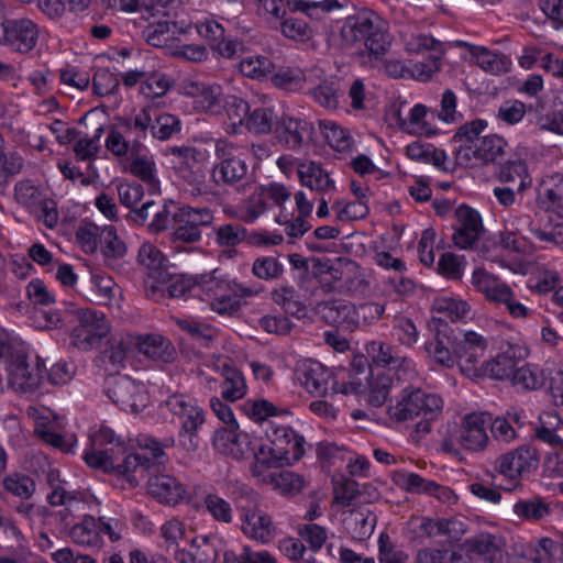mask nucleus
<instances>
[{
	"label": "nucleus",
	"instance_id": "cd10ccee",
	"mask_svg": "<svg viewBox=\"0 0 563 563\" xmlns=\"http://www.w3.org/2000/svg\"><path fill=\"white\" fill-rule=\"evenodd\" d=\"M238 287L234 280L210 277L202 282L201 291L211 300L213 309L223 313L234 310L240 303Z\"/></svg>",
	"mask_w": 563,
	"mask_h": 563
},
{
	"label": "nucleus",
	"instance_id": "f3484780",
	"mask_svg": "<svg viewBox=\"0 0 563 563\" xmlns=\"http://www.w3.org/2000/svg\"><path fill=\"white\" fill-rule=\"evenodd\" d=\"M213 212L209 208L180 206L176 210V219L172 232L175 242L195 243L201 240L202 228L211 225Z\"/></svg>",
	"mask_w": 563,
	"mask_h": 563
},
{
	"label": "nucleus",
	"instance_id": "4468645a",
	"mask_svg": "<svg viewBox=\"0 0 563 563\" xmlns=\"http://www.w3.org/2000/svg\"><path fill=\"white\" fill-rule=\"evenodd\" d=\"M460 322V372L476 380L483 377V358L488 347V339L483 331L471 330Z\"/></svg>",
	"mask_w": 563,
	"mask_h": 563
},
{
	"label": "nucleus",
	"instance_id": "6ab92c4d",
	"mask_svg": "<svg viewBox=\"0 0 563 563\" xmlns=\"http://www.w3.org/2000/svg\"><path fill=\"white\" fill-rule=\"evenodd\" d=\"M120 203L129 209L128 220L137 225L144 224L150 217V209L156 207L154 196H150L144 185L137 180H125L117 185Z\"/></svg>",
	"mask_w": 563,
	"mask_h": 563
},
{
	"label": "nucleus",
	"instance_id": "c756f323",
	"mask_svg": "<svg viewBox=\"0 0 563 563\" xmlns=\"http://www.w3.org/2000/svg\"><path fill=\"white\" fill-rule=\"evenodd\" d=\"M241 529L247 538L263 544L272 541L275 536L272 518L256 507L242 510Z\"/></svg>",
	"mask_w": 563,
	"mask_h": 563
},
{
	"label": "nucleus",
	"instance_id": "423d86ee",
	"mask_svg": "<svg viewBox=\"0 0 563 563\" xmlns=\"http://www.w3.org/2000/svg\"><path fill=\"white\" fill-rule=\"evenodd\" d=\"M442 399L435 394L427 393L421 388H405L391 398L387 408L389 417L398 422L421 418L416 424L419 433L431 431V421L442 409Z\"/></svg>",
	"mask_w": 563,
	"mask_h": 563
},
{
	"label": "nucleus",
	"instance_id": "f03ea898",
	"mask_svg": "<svg viewBox=\"0 0 563 563\" xmlns=\"http://www.w3.org/2000/svg\"><path fill=\"white\" fill-rule=\"evenodd\" d=\"M264 434L265 442L254 448V472L291 465L305 455V437L290 426L268 424Z\"/></svg>",
	"mask_w": 563,
	"mask_h": 563
},
{
	"label": "nucleus",
	"instance_id": "4c0bfd02",
	"mask_svg": "<svg viewBox=\"0 0 563 563\" xmlns=\"http://www.w3.org/2000/svg\"><path fill=\"white\" fill-rule=\"evenodd\" d=\"M222 109L227 115L225 131L231 135L243 134V128L246 117L251 109V104L236 96H229L224 99Z\"/></svg>",
	"mask_w": 563,
	"mask_h": 563
},
{
	"label": "nucleus",
	"instance_id": "052dcab7",
	"mask_svg": "<svg viewBox=\"0 0 563 563\" xmlns=\"http://www.w3.org/2000/svg\"><path fill=\"white\" fill-rule=\"evenodd\" d=\"M4 492L21 499H29L35 492L34 481L21 473H13L7 475L2 481Z\"/></svg>",
	"mask_w": 563,
	"mask_h": 563
},
{
	"label": "nucleus",
	"instance_id": "c03bdc74",
	"mask_svg": "<svg viewBox=\"0 0 563 563\" xmlns=\"http://www.w3.org/2000/svg\"><path fill=\"white\" fill-rule=\"evenodd\" d=\"M289 416H291V412L288 408L277 407L266 399H260L251 404L250 417L253 421L260 423L264 433L267 431L268 424L275 426L278 423L276 419Z\"/></svg>",
	"mask_w": 563,
	"mask_h": 563
},
{
	"label": "nucleus",
	"instance_id": "774afa93",
	"mask_svg": "<svg viewBox=\"0 0 563 563\" xmlns=\"http://www.w3.org/2000/svg\"><path fill=\"white\" fill-rule=\"evenodd\" d=\"M457 539L450 540L449 549L423 548L417 552V563H456L457 550L455 549Z\"/></svg>",
	"mask_w": 563,
	"mask_h": 563
},
{
	"label": "nucleus",
	"instance_id": "603ef678",
	"mask_svg": "<svg viewBox=\"0 0 563 563\" xmlns=\"http://www.w3.org/2000/svg\"><path fill=\"white\" fill-rule=\"evenodd\" d=\"M320 132L327 144L336 152H345L352 146V136L332 120L319 121Z\"/></svg>",
	"mask_w": 563,
	"mask_h": 563
},
{
	"label": "nucleus",
	"instance_id": "bf43d9fd",
	"mask_svg": "<svg viewBox=\"0 0 563 563\" xmlns=\"http://www.w3.org/2000/svg\"><path fill=\"white\" fill-rule=\"evenodd\" d=\"M203 508L217 522L231 523L233 521L231 504L216 493H208L203 497Z\"/></svg>",
	"mask_w": 563,
	"mask_h": 563
},
{
	"label": "nucleus",
	"instance_id": "6e6d98bb",
	"mask_svg": "<svg viewBox=\"0 0 563 563\" xmlns=\"http://www.w3.org/2000/svg\"><path fill=\"white\" fill-rule=\"evenodd\" d=\"M131 172L137 177L148 191L150 196H157L161 192V181L156 176L154 164L145 158H136L131 164Z\"/></svg>",
	"mask_w": 563,
	"mask_h": 563
},
{
	"label": "nucleus",
	"instance_id": "a878e982",
	"mask_svg": "<svg viewBox=\"0 0 563 563\" xmlns=\"http://www.w3.org/2000/svg\"><path fill=\"white\" fill-rule=\"evenodd\" d=\"M107 394L120 410L131 413L140 412L148 400L146 391L130 379L117 380Z\"/></svg>",
	"mask_w": 563,
	"mask_h": 563
},
{
	"label": "nucleus",
	"instance_id": "69168bd1",
	"mask_svg": "<svg viewBox=\"0 0 563 563\" xmlns=\"http://www.w3.org/2000/svg\"><path fill=\"white\" fill-rule=\"evenodd\" d=\"M223 102L220 86H203L195 100V108L209 114H218Z\"/></svg>",
	"mask_w": 563,
	"mask_h": 563
},
{
	"label": "nucleus",
	"instance_id": "473e14b6",
	"mask_svg": "<svg viewBox=\"0 0 563 563\" xmlns=\"http://www.w3.org/2000/svg\"><path fill=\"white\" fill-rule=\"evenodd\" d=\"M175 442L174 437H166L161 441L151 435H142L137 440L139 446L142 451L137 453L144 454L150 461L148 467L143 472H139L140 478L151 475L152 471L157 470L159 465L167 462L168 456L165 453V449L174 446Z\"/></svg>",
	"mask_w": 563,
	"mask_h": 563
},
{
	"label": "nucleus",
	"instance_id": "09e8293b",
	"mask_svg": "<svg viewBox=\"0 0 563 563\" xmlns=\"http://www.w3.org/2000/svg\"><path fill=\"white\" fill-rule=\"evenodd\" d=\"M181 122L177 115L161 112L153 108L151 136L153 140L166 141L180 132Z\"/></svg>",
	"mask_w": 563,
	"mask_h": 563
},
{
	"label": "nucleus",
	"instance_id": "aec40b11",
	"mask_svg": "<svg viewBox=\"0 0 563 563\" xmlns=\"http://www.w3.org/2000/svg\"><path fill=\"white\" fill-rule=\"evenodd\" d=\"M313 123L300 118L289 115L278 117L274 133L278 143L287 150L303 151L312 141Z\"/></svg>",
	"mask_w": 563,
	"mask_h": 563
},
{
	"label": "nucleus",
	"instance_id": "8fccbe9b",
	"mask_svg": "<svg viewBox=\"0 0 563 563\" xmlns=\"http://www.w3.org/2000/svg\"><path fill=\"white\" fill-rule=\"evenodd\" d=\"M402 485L410 494H426L438 499L448 498V489L434 481L426 479L417 473H408L402 477Z\"/></svg>",
	"mask_w": 563,
	"mask_h": 563
},
{
	"label": "nucleus",
	"instance_id": "9b49d317",
	"mask_svg": "<svg viewBox=\"0 0 563 563\" xmlns=\"http://www.w3.org/2000/svg\"><path fill=\"white\" fill-rule=\"evenodd\" d=\"M75 322L69 339L80 351H90L110 332V323L106 314L91 308H79L75 311Z\"/></svg>",
	"mask_w": 563,
	"mask_h": 563
},
{
	"label": "nucleus",
	"instance_id": "ea45409f",
	"mask_svg": "<svg viewBox=\"0 0 563 563\" xmlns=\"http://www.w3.org/2000/svg\"><path fill=\"white\" fill-rule=\"evenodd\" d=\"M99 247L107 266H114L126 254V244L112 225H106L100 230Z\"/></svg>",
	"mask_w": 563,
	"mask_h": 563
},
{
	"label": "nucleus",
	"instance_id": "58836bf2",
	"mask_svg": "<svg viewBox=\"0 0 563 563\" xmlns=\"http://www.w3.org/2000/svg\"><path fill=\"white\" fill-rule=\"evenodd\" d=\"M550 511V505L541 497L534 496L515 503L511 516L515 522H538L548 517Z\"/></svg>",
	"mask_w": 563,
	"mask_h": 563
},
{
	"label": "nucleus",
	"instance_id": "39448f33",
	"mask_svg": "<svg viewBox=\"0 0 563 563\" xmlns=\"http://www.w3.org/2000/svg\"><path fill=\"white\" fill-rule=\"evenodd\" d=\"M347 371V383L341 389L342 395L364 397L369 406L379 408L387 400L393 379V374L368 367V361L363 355L355 356Z\"/></svg>",
	"mask_w": 563,
	"mask_h": 563
},
{
	"label": "nucleus",
	"instance_id": "2f4dec72",
	"mask_svg": "<svg viewBox=\"0 0 563 563\" xmlns=\"http://www.w3.org/2000/svg\"><path fill=\"white\" fill-rule=\"evenodd\" d=\"M300 184L317 195L324 196L336 190L334 179L330 177L320 164L309 162L300 164L298 168Z\"/></svg>",
	"mask_w": 563,
	"mask_h": 563
},
{
	"label": "nucleus",
	"instance_id": "9d476101",
	"mask_svg": "<svg viewBox=\"0 0 563 563\" xmlns=\"http://www.w3.org/2000/svg\"><path fill=\"white\" fill-rule=\"evenodd\" d=\"M409 49L417 52L412 58L406 59L404 64L396 67L405 69L408 78L426 82L441 66V43L431 35L420 34L411 43Z\"/></svg>",
	"mask_w": 563,
	"mask_h": 563
},
{
	"label": "nucleus",
	"instance_id": "2eb2a0df",
	"mask_svg": "<svg viewBox=\"0 0 563 563\" xmlns=\"http://www.w3.org/2000/svg\"><path fill=\"white\" fill-rule=\"evenodd\" d=\"M539 462L537 449L530 444H523L501 454L495 462V470L516 487L521 479L538 470Z\"/></svg>",
	"mask_w": 563,
	"mask_h": 563
},
{
	"label": "nucleus",
	"instance_id": "680f3d73",
	"mask_svg": "<svg viewBox=\"0 0 563 563\" xmlns=\"http://www.w3.org/2000/svg\"><path fill=\"white\" fill-rule=\"evenodd\" d=\"M203 280H206L205 277L198 280V277L192 278L185 275L173 276L170 273V279L165 284H168L167 289L172 297L180 298L199 295Z\"/></svg>",
	"mask_w": 563,
	"mask_h": 563
},
{
	"label": "nucleus",
	"instance_id": "b1692460",
	"mask_svg": "<svg viewBox=\"0 0 563 563\" xmlns=\"http://www.w3.org/2000/svg\"><path fill=\"white\" fill-rule=\"evenodd\" d=\"M506 140L497 134L483 136L472 148L466 147L463 164L465 166L500 163L506 156Z\"/></svg>",
	"mask_w": 563,
	"mask_h": 563
},
{
	"label": "nucleus",
	"instance_id": "37998d69",
	"mask_svg": "<svg viewBox=\"0 0 563 563\" xmlns=\"http://www.w3.org/2000/svg\"><path fill=\"white\" fill-rule=\"evenodd\" d=\"M214 241L220 247L227 249L225 254L232 257L236 254V246L247 238V230L236 222L223 223L213 228Z\"/></svg>",
	"mask_w": 563,
	"mask_h": 563
},
{
	"label": "nucleus",
	"instance_id": "7ed1b4c3",
	"mask_svg": "<svg viewBox=\"0 0 563 563\" xmlns=\"http://www.w3.org/2000/svg\"><path fill=\"white\" fill-rule=\"evenodd\" d=\"M430 328L434 331V343L428 347L437 363L452 367L457 358V299L438 296L432 302Z\"/></svg>",
	"mask_w": 563,
	"mask_h": 563
},
{
	"label": "nucleus",
	"instance_id": "13d9d810",
	"mask_svg": "<svg viewBox=\"0 0 563 563\" xmlns=\"http://www.w3.org/2000/svg\"><path fill=\"white\" fill-rule=\"evenodd\" d=\"M272 82L285 91H297L305 82V74L299 67L282 66L273 74Z\"/></svg>",
	"mask_w": 563,
	"mask_h": 563
},
{
	"label": "nucleus",
	"instance_id": "20e7f679",
	"mask_svg": "<svg viewBox=\"0 0 563 563\" xmlns=\"http://www.w3.org/2000/svg\"><path fill=\"white\" fill-rule=\"evenodd\" d=\"M179 424L177 441L186 452H195L200 444V431L206 422L207 411L198 400L186 393H172L161 405Z\"/></svg>",
	"mask_w": 563,
	"mask_h": 563
},
{
	"label": "nucleus",
	"instance_id": "49530a36",
	"mask_svg": "<svg viewBox=\"0 0 563 563\" xmlns=\"http://www.w3.org/2000/svg\"><path fill=\"white\" fill-rule=\"evenodd\" d=\"M68 536L76 544L91 548L101 547V537L98 534V522L91 515H85L79 522L75 523L69 529Z\"/></svg>",
	"mask_w": 563,
	"mask_h": 563
},
{
	"label": "nucleus",
	"instance_id": "0e129e2a",
	"mask_svg": "<svg viewBox=\"0 0 563 563\" xmlns=\"http://www.w3.org/2000/svg\"><path fill=\"white\" fill-rule=\"evenodd\" d=\"M332 209L335 211L336 220L341 222L363 220L369 213V207L365 200H354L346 203L336 201Z\"/></svg>",
	"mask_w": 563,
	"mask_h": 563
},
{
	"label": "nucleus",
	"instance_id": "1a4fd4ad",
	"mask_svg": "<svg viewBox=\"0 0 563 563\" xmlns=\"http://www.w3.org/2000/svg\"><path fill=\"white\" fill-rule=\"evenodd\" d=\"M0 361L5 364L11 382L22 389L37 387L46 373L43 360L36 357L32 367L27 362L25 352L16 349L2 333H0Z\"/></svg>",
	"mask_w": 563,
	"mask_h": 563
},
{
	"label": "nucleus",
	"instance_id": "412c9836",
	"mask_svg": "<svg viewBox=\"0 0 563 563\" xmlns=\"http://www.w3.org/2000/svg\"><path fill=\"white\" fill-rule=\"evenodd\" d=\"M497 563L501 561V548L495 534L481 532L460 544V563Z\"/></svg>",
	"mask_w": 563,
	"mask_h": 563
},
{
	"label": "nucleus",
	"instance_id": "dca6fc26",
	"mask_svg": "<svg viewBox=\"0 0 563 563\" xmlns=\"http://www.w3.org/2000/svg\"><path fill=\"white\" fill-rule=\"evenodd\" d=\"M40 37L38 25L29 18L3 19L0 23V44L13 52L27 54Z\"/></svg>",
	"mask_w": 563,
	"mask_h": 563
},
{
	"label": "nucleus",
	"instance_id": "c85d7f7f",
	"mask_svg": "<svg viewBox=\"0 0 563 563\" xmlns=\"http://www.w3.org/2000/svg\"><path fill=\"white\" fill-rule=\"evenodd\" d=\"M489 422L490 418L483 412L466 415L460 430V444L467 451H483L488 442L486 428Z\"/></svg>",
	"mask_w": 563,
	"mask_h": 563
},
{
	"label": "nucleus",
	"instance_id": "4d7b16f0",
	"mask_svg": "<svg viewBox=\"0 0 563 563\" xmlns=\"http://www.w3.org/2000/svg\"><path fill=\"white\" fill-rule=\"evenodd\" d=\"M132 352L131 343L123 339L112 338L108 341L106 349L101 352L103 363L112 365L115 369L125 367L128 356Z\"/></svg>",
	"mask_w": 563,
	"mask_h": 563
},
{
	"label": "nucleus",
	"instance_id": "7c9ffc66",
	"mask_svg": "<svg viewBox=\"0 0 563 563\" xmlns=\"http://www.w3.org/2000/svg\"><path fill=\"white\" fill-rule=\"evenodd\" d=\"M484 234L481 213L467 205H460V249L478 250Z\"/></svg>",
	"mask_w": 563,
	"mask_h": 563
},
{
	"label": "nucleus",
	"instance_id": "bb28decb",
	"mask_svg": "<svg viewBox=\"0 0 563 563\" xmlns=\"http://www.w3.org/2000/svg\"><path fill=\"white\" fill-rule=\"evenodd\" d=\"M197 33L207 40L219 55L232 58L238 52V41L228 34L221 23L213 18H205L195 25Z\"/></svg>",
	"mask_w": 563,
	"mask_h": 563
},
{
	"label": "nucleus",
	"instance_id": "f704fd0d",
	"mask_svg": "<svg viewBox=\"0 0 563 563\" xmlns=\"http://www.w3.org/2000/svg\"><path fill=\"white\" fill-rule=\"evenodd\" d=\"M472 284L482 291L485 297L496 303L508 302L514 292L508 285L484 268H477L472 276Z\"/></svg>",
	"mask_w": 563,
	"mask_h": 563
},
{
	"label": "nucleus",
	"instance_id": "5fc2aeb1",
	"mask_svg": "<svg viewBox=\"0 0 563 563\" xmlns=\"http://www.w3.org/2000/svg\"><path fill=\"white\" fill-rule=\"evenodd\" d=\"M510 380L518 389L537 390L544 385V375L537 366L525 364L516 367Z\"/></svg>",
	"mask_w": 563,
	"mask_h": 563
},
{
	"label": "nucleus",
	"instance_id": "a211bd4d",
	"mask_svg": "<svg viewBox=\"0 0 563 563\" xmlns=\"http://www.w3.org/2000/svg\"><path fill=\"white\" fill-rule=\"evenodd\" d=\"M384 312L385 305L374 301L358 306L331 302L322 308L323 318L338 325L347 322L373 324L383 317Z\"/></svg>",
	"mask_w": 563,
	"mask_h": 563
},
{
	"label": "nucleus",
	"instance_id": "c9c22d12",
	"mask_svg": "<svg viewBox=\"0 0 563 563\" xmlns=\"http://www.w3.org/2000/svg\"><path fill=\"white\" fill-rule=\"evenodd\" d=\"M278 115L272 106L251 104L249 117H246L243 133L253 135H266L274 131Z\"/></svg>",
	"mask_w": 563,
	"mask_h": 563
},
{
	"label": "nucleus",
	"instance_id": "e433bc0d",
	"mask_svg": "<svg viewBox=\"0 0 563 563\" xmlns=\"http://www.w3.org/2000/svg\"><path fill=\"white\" fill-rule=\"evenodd\" d=\"M153 108L144 107L132 117L123 118L120 121L124 132L132 136V146L137 150L151 135Z\"/></svg>",
	"mask_w": 563,
	"mask_h": 563
},
{
	"label": "nucleus",
	"instance_id": "a18cd8bd",
	"mask_svg": "<svg viewBox=\"0 0 563 563\" xmlns=\"http://www.w3.org/2000/svg\"><path fill=\"white\" fill-rule=\"evenodd\" d=\"M179 33L177 22L167 19L150 23L143 34L148 45L154 47H167Z\"/></svg>",
	"mask_w": 563,
	"mask_h": 563
},
{
	"label": "nucleus",
	"instance_id": "393cba45",
	"mask_svg": "<svg viewBox=\"0 0 563 563\" xmlns=\"http://www.w3.org/2000/svg\"><path fill=\"white\" fill-rule=\"evenodd\" d=\"M460 58L493 75L507 73L510 66V60L506 55L463 41H460Z\"/></svg>",
	"mask_w": 563,
	"mask_h": 563
},
{
	"label": "nucleus",
	"instance_id": "4be33fe9",
	"mask_svg": "<svg viewBox=\"0 0 563 563\" xmlns=\"http://www.w3.org/2000/svg\"><path fill=\"white\" fill-rule=\"evenodd\" d=\"M147 486L150 494L162 504L177 506L179 504L191 503V493L181 482L172 475H151Z\"/></svg>",
	"mask_w": 563,
	"mask_h": 563
},
{
	"label": "nucleus",
	"instance_id": "3c124183",
	"mask_svg": "<svg viewBox=\"0 0 563 563\" xmlns=\"http://www.w3.org/2000/svg\"><path fill=\"white\" fill-rule=\"evenodd\" d=\"M516 367L515 351L512 347H509L492 361L483 364V375L488 374L490 377L499 380L511 379Z\"/></svg>",
	"mask_w": 563,
	"mask_h": 563
},
{
	"label": "nucleus",
	"instance_id": "ddd939ff",
	"mask_svg": "<svg viewBox=\"0 0 563 563\" xmlns=\"http://www.w3.org/2000/svg\"><path fill=\"white\" fill-rule=\"evenodd\" d=\"M366 352L373 365L369 368L380 369L393 374L397 380H410L417 375L413 360L401 354L394 345L383 341H372L366 345Z\"/></svg>",
	"mask_w": 563,
	"mask_h": 563
},
{
	"label": "nucleus",
	"instance_id": "6e6552de",
	"mask_svg": "<svg viewBox=\"0 0 563 563\" xmlns=\"http://www.w3.org/2000/svg\"><path fill=\"white\" fill-rule=\"evenodd\" d=\"M81 457L90 468L114 474L132 486L139 484V472H143L150 465L144 454L129 453L122 457L114 454V448L101 449L90 445L84 450Z\"/></svg>",
	"mask_w": 563,
	"mask_h": 563
},
{
	"label": "nucleus",
	"instance_id": "de8ad7c7",
	"mask_svg": "<svg viewBox=\"0 0 563 563\" xmlns=\"http://www.w3.org/2000/svg\"><path fill=\"white\" fill-rule=\"evenodd\" d=\"M35 433L42 441L58 449L63 453H74L77 446V439L74 435L65 438L62 433L57 432L54 426L48 421L37 420Z\"/></svg>",
	"mask_w": 563,
	"mask_h": 563
},
{
	"label": "nucleus",
	"instance_id": "a19ab883",
	"mask_svg": "<svg viewBox=\"0 0 563 563\" xmlns=\"http://www.w3.org/2000/svg\"><path fill=\"white\" fill-rule=\"evenodd\" d=\"M222 377L223 380L220 385V389L223 400L234 402L246 395V379L238 367L224 365L222 368Z\"/></svg>",
	"mask_w": 563,
	"mask_h": 563
},
{
	"label": "nucleus",
	"instance_id": "f257e3e1",
	"mask_svg": "<svg viewBox=\"0 0 563 563\" xmlns=\"http://www.w3.org/2000/svg\"><path fill=\"white\" fill-rule=\"evenodd\" d=\"M342 43L369 56L384 55L390 45L389 34L380 18L371 9H354L341 19Z\"/></svg>",
	"mask_w": 563,
	"mask_h": 563
},
{
	"label": "nucleus",
	"instance_id": "864d4df0",
	"mask_svg": "<svg viewBox=\"0 0 563 563\" xmlns=\"http://www.w3.org/2000/svg\"><path fill=\"white\" fill-rule=\"evenodd\" d=\"M390 335L399 344L411 347L419 340V330L412 318L398 314L391 321Z\"/></svg>",
	"mask_w": 563,
	"mask_h": 563
},
{
	"label": "nucleus",
	"instance_id": "0eeeda50",
	"mask_svg": "<svg viewBox=\"0 0 563 563\" xmlns=\"http://www.w3.org/2000/svg\"><path fill=\"white\" fill-rule=\"evenodd\" d=\"M250 157L249 144L220 137L214 143L212 180L218 186H240L245 180Z\"/></svg>",
	"mask_w": 563,
	"mask_h": 563
},
{
	"label": "nucleus",
	"instance_id": "338daca9",
	"mask_svg": "<svg viewBox=\"0 0 563 563\" xmlns=\"http://www.w3.org/2000/svg\"><path fill=\"white\" fill-rule=\"evenodd\" d=\"M284 271V264L275 256H260L252 265L253 275L266 282L278 279Z\"/></svg>",
	"mask_w": 563,
	"mask_h": 563
},
{
	"label": "nucleus",
	"instance_id": "79ce46f5",
	"mask_svg": "<svg viewBox=\"0 0 563 563\" xmlns=\"http://www.w3.org/2000/svg\"><path fill=\"white\" fill-rule=\"evenodd\" d=\"M139 351L146 357L154 361L172 362L174 360L175 349L170 341L161 334H146L140 338L137 343Z\"/></svg>",
	"mask_w": 563,
	"mask_h": 563
},
{
	"label": "nucleus",
	"instance_id": "5701e85b",
	"mask_svg": "<svg viewBox=\"0 0 563 563\" xmlns=\"http://www.w3.org/2000/svg\"><path fill=\"white\" fill-rule=\"evenodd\" d=\"M213 446L220 453L231 456L234 460H241L250 452L254 453V448L246 432L240 430L239 424L217 429L213 435Z\"/></svg>",
	"mask_w": 563,
	"mask_h": 563
},
{
	"label": "nucleus",
	"instance_id": "f8f14e48",
	"mask_svg": "<svg viewBox=\"0 0 563 563\" xmlns=\"http://www.w3.org/2000/svg\"><path fill=\"white\" fill-rule=\"evenodd\" d=\"M296 374L308 393L320 397L341 394V389L347 383V371L334 375L316 360H305L297 368Z\"/></svg>",
	"mask_w": 563,
	"mask_h": 563
},
{
	"label": "nucleus",
	"instance_id": "e2e57ef3",
	"mask_svg": "<svg viewBox=\"0 0 563 563\" xmlns=\"http://www.w3.org/2000/svg\"><path fill=\"white\" fill-rule=\"evenodd\" d=\"M451 525L450 519L421 517L415 532L418 538L448 537L450 540H454L451 534Z\"/></svg>",
	"mask_w": 563,
	"mask_h": 563
},
{
	"label": "nucleus",
	"instance_id": "72a5a7b5",
	"mask_svg": "<svg viewBox=\"0 0 563 563\" xmlns=\"http://www.w3.org/2000/svg\"><path fill=\"white\" fill-rule=\"evenodd\" d=\"M142 266L148 271V277L165 284L170 279L169 261L163 252L152 243H144L137 254Z\"/></svg>",
	"mask_w": 563,
	"mask_h": 563
}]
</instances>
